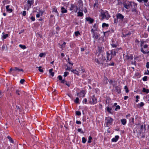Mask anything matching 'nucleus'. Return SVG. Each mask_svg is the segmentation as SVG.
<instances>
[{
    "mask_svg": "<svg viewBox=\"0 0 149 149\" xmlns=\"http://www.w3.org/2000/svg\"><path fill=\"white\" fill-rule=\"evenodd\" d=\"M110 17L108 11L107 10H104L102 9L100 10V17L101 20H102L104 19L108 20Z\"/></svg>",
    "mask_w": 149,
    "mask_h": 149,
    "instance_id": "nucleus-1",
    "label": "nucleus"
},
{
    "mask_svg": "<svg viewBox=\"0 0 149 149\" xmlns=\"http://www.w3.org/2000/svg\"><path fill=\"white\" fill-rule=\"evenodd\" d=\"M105 60V57L104 58L102 56L99 58H95V61L99 65V66L102 67L103 66L104 61Z\"/></svg>",
    "mask_w": 149,
    "mask_h": 149,
    "instance_id": "nucleus-2",
    "label": "nucleus"
},
{
    "mask_svg": "<svg viewBox=\"0 0 149 149\" xmlns=\"http://www.w3.org/2000/svg\"><path fill=\"white\" fill-rule=\"evenodd\" d=\"M116 17L118 19H119L121 21H123L124 23H127V19L124 18V16H123L120 13H118L116 15Z\"/></svg>",
    "mask_w": 149,
    "mask_h": 149,
    "instance_id": "nucleus-3",
    "label": "nucleus"
},
{
    "mask_svg": "<svg viewBox=\"0 0 149 149\" xmlns=\"http://www.w3.org/2000/svg\"><path fill=\"white\" fill-rule=\"evenodd\" d=\"M98 49L96 51L95 54L98 56L101 53L104 52V48L102 47H98Z\"/></svg>",
    "mask_w": 149,
    "mask_h": 149,
    "instance_id": "nucleus-4",
    "label": "nucleus"
},
{
    "mask_svg": "<svg viewBox=\"0 0 149 149\" xmlns=\"http://www.w3.org/2000/svg\"><path fill=\"white\" fill-rule=\"evenodd\" d=\"M121 49V48H117L114 49H112L110 51H109V52H110V54L112 56H116V54L118 52V51L120 49Z\"/></svg>",
    "mask_w": 149,
    "mask_h": 149,
    "instance_id": "nucleus-5",
    "label": "nucleus"
},
{
    "mask_svg": "<svg viewBox=\"0 0 149 149\" xmlns=\"http://www.w3.org/2000/svg\"><path fill=\"white\" fill-rule=\"evenodd\" d=\"M123 6L126 9H128L132 7V2L127 1L125 3H124Z\"/></svg>",
    "mask_w": 149,
    "mask_h": 149,
    "instance_id": "nucleus-6",
    "label": "nucleus"
},
{
    "mask_svg": "<svg viewBox=\"0 0 149 149\" xmlns=\"http://www.w3.org/2000/svg\"><path fill=\"white\" fill-rule=\"evenodd\" d=\"M70 9V10H73L72 12L76 13L77 11L78 8L77 5L76 4L71 3Z\"/></svg>",
    "mask_w": 149,
    "mask_h": 149,
    "instance_id": "nucleus-7",
    "label": "nucleus"
},
{
    "mask_svg": "<svg viewBox=\"0 0 149 149\" xmlns=\"http://www.w3.org/2000/svg\"><path fill=\"white\" fill-rule=\"evenodd\" d=\"M125 58H124V60H132L133 58V55L132 54H127L125 56Z\"/></svg>",
    "mask_w": 149,
    "mask_h": 149,
    "instance_id": "nucleus-8",
    "label": "nucleus"
},
{
    "mask_svg": "<svg viewBox=\"0 0 149 149\" xmlns=\"http://www.w3.org/2000/svg\"><path fill=\"white\" fill-rule=\"evenodd\" d=\"M106 120L107 121L106 125H111L113 121V119L111 117L107 118Z\"/></svg>",
    "mask_w": 149,
    "mask_h": 149,
    "instance_id": "nucleus-9",
    "label": "nucleus"
},
{
    "mask_svg": "<svg viewBox=\"0 0 149 149\" xmlns=\"http://www.w3.org/2000/svg\"><path fill=\"white\" fill-rule=\"evenodd\" d=\"M78 3L79 4L78 6L79 9L81 10L82 9L83 6V4L82 0H79Z\"/></svg>",
    "mask_w": 149,
    "mask_h": 149,
    "instance_id": "nucleus-10",
    "label": "nucleus"
},
{
    "mask_svg": "<svg viewBox=\"0 0 149 149\" xmlns=\"http://www.w3.org/2000/svg\"><path fill=\"white\" fill-rule=\"evenodd\" d=\"M107 54V61H110L111 60L112 58V56L111 55L110 56V53L109 52H107L106 53Z\"/></svg>",
    "mask_w": 149,
    "mask_h": 149,
    "instance_id": "nucleus-11",
    "label": "nucleus"
},
{
    "mask_svg": "<svg viewBox=\"0 0 149 149\" xmlns=\"http://www.w3.org/2000/svg\"><path fill=\"white\" fill-rule=\"evenodd\" d=\"M92 102H89V103L91 104H94L97 103V99L95 97V95H93V97L92 98Z\"/></svg>",
    "mask_w": 149,
    "mask_h": 149,
    "instance_id": "nucleus-12",
    "label": "nucleus"
},
{
    "mask_svg": "<svg viewBox=\"0 0 149 149\" xmlns=\"http://www.w3.org/2000/svg\"><path fill=\"white\" fill-rule=\"evenodd\" d=\"M111 45L112 47L115 48H116L118 45L117 42L116 43L114 42V40L113 39H112V43L111 44Z\"/></svg>",
    "mask_w": 149,
    "mask_h": 149,
    "instance_id": "nucleus-13",
    "label": "nucleus"
},
{
    "mask_svg": "<svg viewBox=\"0 0 149 149\" xmlns=\"http://www.w3.org/2000/svg\"><path fill=\"white\" fill-rule=\"evenodd\" d=\"M100 36V34L96 33L94 34H93V37L94 40H96Z\"/></svg>",
    "mask_w": 149,
    "mask_h": 149,
    "instance_id": "nucleus-14",
    "label": "nucleus"
},
{
    "mask_svg": "<svg viewBox=\"0 0 149 149\" xmlns=\"http://www.w3.org/2000/svg\"><path fill=\"white\" fill-rule=\"evenodd\" d=\"M86 19L87 21L89 22L90 24H92L94 22V19L90 17H86Z\"/></svg>",
    "mask_w": 149,
    "mask_h": 149,
    "instance_id": "nucleus-15",
    "label": "nucleus"
},
{
    "mask_svg": "<svg viewBox=\"0 0 149 149\" xmlns=\"http://www.w3.org/2000/svg\"><path fill=\"white\" fill-rule=\"evenodd\" d=\"M115 90L116 92L118 94H120L121 92V89L120 87L119 86H116L115 87Z\"/></svg>",
    "mask_w": 149,
    "mask_h": 149,
    "instance_id": "nucleus-16",
    "label": "nucleus"
},
{
    "mask_svg": "<svg viewBox=\"0 0 149 149\" xmlns=\"http://www.w3.org/2000/svg\"><path fill=\"white\" fill-rule=\"evenodd\" d=\"M119 138V136H116L114 138L112 139L111 141L112 142H116L118 141Z\"/></svg>",
    "mask_w": 149,
    "mask_h": 149,
    "instance_id": "nucleus-17",
    "label": "nucleus"
},
{
    "mask_svg": "<svg viewBox=\"0 0 149 149\" xmlns=\"http://www.w3.org/2000/svg\"><path fill=\"white\" fill-rule=\"evenodd\" d=\"M93 7L95 8H98L99 4L97 0L95 1V3L94 4Z\"/></svg>",
    "mask_w": 149,
    "mask_h": 149,
    "instance_id": "nucleus-18",
    "label": "nucleus"
},
{
    "mask_svg": "<svg viewBox=\"0 0 149 149\" xmlns=\"http://www.w3.org/2000/svg\"><path fill=\"white\" fill-rule=\"evenodd\" d=\"M9 5L7 6H6V9L7 12H9L10 13H11L12 12L13 10L12 9L9 8Z\"/></svg>",
    "mask_w": 149,
    "mask_h": 149,
    "instance_id": "nucleus-19",
    "label": "nucleus"
},
{
    "mask_svg": "<svg viewBox=\"0 0 149 149\" xmlns=\"http://www.w3.org/2000/svg\"><path fill=\"white\" fill-rule=\"evenodd\" d=\"M67 10L65 9L64 7H61V12L62 13H67Z\"/></svg>",
    "mask_w": 149,
    "mask_h": 149,
    "instance_id": "nucleus-20",
    "label": "nucleus"
},
{
    "mask_svg": "<svg viewBox=\"0 0 149 149\" xmlns=\"http://www.w3.org/2000/svg\"><path fill=\"white\" fill-rule=\"evenodd\" d=\"M79 71L81 72V73L83 72H85V69L83 67H81L79 68Z\"/></svg>",
    "mask_w": 149,
    "mask_h": 149,
    "instance_id": "nucleus-21",
    "label": "nucleus"
},
{
    "mask_svg": "<svg viewBox=\"0 0 149 149\" xmlns=\"http://www.w3.org/2000/svg\"><path fill=\"white\" fill-rule=\"evenodd\" d=\"M120 121L122 124L123 125H125L127 123V120L125 119H121Z\"/></svg>",
    "mask_w": 149,
    "mask_h": 149,
    "instance_id": "nucleus-22",
    "label": "nucleus"
},
{
    "mask_svg": "<svg viewBox=\"0 0 149 149\" xmlns=\"http://www.w3.org/2000/svg\"><path fill=\"white\" fill-rule=\"evenodd\" d=\"M13 70L15 71V70H17L18 71V72L19 71H22V72H24V70L23 69H19L18 68L15 67L13 68Z\"/></svg>",
    "mask_w": 149,
    "mask_h": 149,
    "instance_id": "nucleus-23",
    "label": "nucleus"
},
{
    "mask_svg": "<svg viewBox=\"0 0 149 149\" xmlns=\"http://www.w3.org/2000/svg\"><path fill=\"white\" fill-rule=\"evenodd\" d=\"M142 92L143 93H145L147 94L148 93H149V89L143 88Z\"/></svg>",
    "mask_w": 149,
    "mask_h": 149,
    "instance_id": "nucleus-24",
    "label": "nucleus"
},
{
    "mask_svg": "<svg viewBox=\"0 0 149 149\" xmlns=\"http://www.w3.org/2000/svg\"><path fill=\"white\" fill-rule=\"evenodd\" d=\"M33 0L30 1L28 0L27 1V3L29 5V7H31V5L33 4Z\"/></svg>",
    "mask_w": 149,
    "mask_h": 149,
    "instance_id": "nucleus-25",
    "label": "nucleus"
},
{
    "mask_svg": "<svg viewBox=\"0 0 149 149\" xmlns=\"http://www.w3.org/2000/svg\"><path fill=\"white\" fill-rule=\"evenodd\" d=\"M143 130H144V131L146 129L145 127H143V125H141L140 127V129L139 131V132H143Z\"/></svg>",
    "mask_w": 149,
    "mask_h": 149,
    "instance_id": "nucleus-26",
    "label": "nucleus"
},
{
    "mask_svg": "<svg viewBox=\"0 0 149 149\" xmlns=\"http://www.w3.org/2000/svg\"><path fill=\"white\" fill-rule=\"evenodd\" d=\"M144 105V103L143 102H141L137 105V107L138 108H140L143 106Z\"/></svg>",
    "mask_w": 149,
    "mask_h": 149,
    "instance_id": "nucleus-27",
    "label": "nucleus"
},
{
    "mask_svg": "<svg viewBox=\"0 0 149 149\" xmlns=\"http://www.w3.org/2000/svg\"><path fill=\"white\" fill-rule=\"evenodd\" d=\"M93 27L95 29V30H97L98 28V24H95L93 26Z\"/></svg>",
    "mask_w": 149,
    "mask_h": 149,
    "instance_id": "nucleus-28",
    "label": "nucleus"
},
{
    "mask_svg": "<svg viewBox=\"0 0 149 149\" xmlns=\"http://www.w3.org/2000/svg\"><path fill=\"white\" fill-rule=\"evenodd\" d=\"M112 110L111 108H110L109 107H107V110L109 113H112L111 111Z\"/></svg>",
    "mask_w": 149,
    "mask_h": 149,
    "instance_id": "nucleus-29",
    "label": "nucleus"
},
{
    "mask_svg": "<svg viewBox=\"0 0 149 149\" xmlns=\"http://www.w3.org/2000/svg\"><path fill=\"white\" fill-rule=\"evenodd\" d=\"M7 138L9 140L10 142L12 143H14V141L13 140V139L10 136H8L7 137Z\"/></svg>",
    "mask_w": 149,
    "mask_h": 149,
    "instance_id": "nucleus-30",
    "label": "nucleus"
},
{
    "mask_svg": "<svg viewBox=\"0 0 149 149\" xmlns=\"http://www.w3.org/2000/svg\"><path fill=\"white\" fill-rule=\"evenodd\" d=\"M53 70L52 68L51 69L49 70V73L53 77L54 75V72L52 71Z\"/></svg>",
    "mask_w": 149,
    "mask_h": 149,
    "instance_id": "nucleus-31",
    "label": "nucleus"
},
{
    "mask_svg": "<svg viewBox=\"0 0 149 149\" xmlns=\"http://www.w3.org/2000/svg\"><path fill=\"white\" fill-rule=\"evenodd\" d=\"M139 132V134L140 136H141L142 138H145V135L144 134V133L143 132Z\"/></svg>",
    "mask_w": 149,
    "mask_h": 149,
    "instance_id": "nucleus-32",
    "label": "nucleus"
},
{
    "mask_svg": "<svg viewBox=\"0 0 149 149\" xmlns=\"http://www.w3.org/2000/svg\"><path fill=\"white\" fill-rule=\"evenodd\" d=\"M108 26H109L108 24H106L105 23H103L102 25V28H104L105 27H108Z\"/></svg>",
    "mask_w": 149,
    "mask_h": 149,
    "instance_id": "nucleus-33",
    "label": "nucleus"
},
{
    "mask_svg": "<svg viewBox=\"0 0 149 149\" xmlns=\"http://www.w3.org/2000/svg\"><path fill=\"white\" fill-rule=\"evenodd\" d=\"M74 34H75V36L76 37H77V36H78L79 35H81L79 31H75L74 32Z\"/></svg>",
    "mask_w": 149,
    "mask_h": 149,
    "instance_id": "nucleus-34",
    "label": "nucleus"
},
{
    "mask_svg": "<svg viewBox=\"0 0 149 149\" xmlns=\"http://www.w3.org/2000/svg\"><path fill=\"white\" fill-rule=\"evenodd\" d=\"M107 78L106 77H105L104 79V83L105 84H107L108 81H107Z\"/></svg>",
    "mask_w": 149,
    "mask_h": 149,
    "instance_id": "nucleus-35",
    "label": "nucleus"
},
{
    "mask_svg": "<svg viewBox=\"0 0 149 149\" xmlns=\"http://www.w3.org/2000/svg\"><path fill=\"white\" fill-rule=\"evenodd\" d=\"M53 12H54L57 13V15L58 16V13L56 8L55 7L53 8Z\"/></svg>",
    "mask_w": 149,
    "mask_h": 149,
    "instance_id": "nucleus-36",
    "label": "nucleus"
},
{
    "mask_svg": "<svg viewBox=\"0 0 149 149\" xmlns=\"http://www.w3.org/2000/svg\"><path fill=\"white\" fill-rule=\"evenodd\" d=\"M132 5L134 6V8H136L137 7V4L135 2H132Z\"/></svg>",
    "mask_w": 149,
    "mask_h": 149,
    "instance_id": "nucleus-37",
    "label": "nucleus"
},
{
    "mask_svg": "<svg viewBox=\"0 0 149 149\" xmlns=\"http://www.w3.org/2000/svg\"><path fill=\"white\" fill-rule=\"evenodd\" d=\"M81 94H83L82 97H84L85 95H84V91H81L80 93H78L77 94V96H79L80 95H81Z\"/></svg>",
    "mask_w": 149,
    "mask_h": 149,
    "instance_id": "nucleus-38",
    "label": "nucleus"
},
{
    "mask_svg": "<svg viewBox=\"0 0 149 149\" xmlns=\"http://www.w3.org/2000/svg\"><path fill=\"white\" fill-rule=\"evenodd\" d=\"M78 16L79 17H82L83 16L84 14L82 12H79L78 13Z\"/></svg>",
    "mask_w": 149,
    "mask_h": 149,
    "instance_id": "nucleus-39",
    "label": "nucleus"
},
{
    "mask_svg": "<svg viewBox=\"0 0 149 149\" xmlns=\"http://www.w3.org/2000/svg\"><path fill=\"white\" fill-rule=\"evenodd\" d=\"M92 138L91 137V136H89L88 138V143H90L91 142V140L92 139Z\"/></svg>",
    "mask_w": 149,
    "mask_h": 149,
    "instance_id": "nucleus-40",
    "label": "nucleus"
},
{
    "mask_svg": "<svg viewBox=\"0 0 149 149\" xmlns=\"http://www.w3.org/2000/svg\"><path fill=\"white\" fill-rule=\"evenodd\" d=\"M21 93V91L19 90H17L16 91V93L18 95H20Z\"/></svg>",
    "mask_w": 149,
    "mask_h": 149,
    "instance_id": "nucleus-41",
    "label": "nucleus"
},
{
    "mask_svg": "<svg viewBox=\"0 0 149 149\" xmlns=\"http://www.w3.org/2000/svg\"><path fill=\"white\" fill-rule=\"evenodd\" d=\"M86 139L85 137H83L82 138V142L84 143H85L86 142Z\"/></svg>",
    "mask_w": 149,
    "mask_h": 149,
    "instance_id": "nucleus-42",
    "label": "nucleus"
},
{
    "mask_svg": "<svg viewBox=\"0 0 149 149\" xmlns=\"http://www.w3.org/2000/svg\"><path fill=\"white\" fill-rule=\"evenodd\" d=\"M8 34H5V35H3V36H2V38L4 39H6L7 37H8Z\"/></svg>",
    "mask_w": 149,
    "mask_h": 149,
    "instance_id": "nucleus-43",
    "label": "nucleus"
},
{
    "mask_svg": "<svg viewBox=\"0 0 149 149\" xmlns=\"http://www.w3.org/2000/svg\"><path fill=\"white\" fill-rule=\"evenodd\" d=\"M19 47L23 49H25L26 48V46L24 45H19Z\"/></svg>",
    "mask_w": 149,
    "mask_h": 149,
    "instance_id": "nucleus-44",
    "label": "nucleus"
},
{
    "mask_svg": "<svg viewBox=\"0 0 149 149\" xmlns=\"http://www.w3.org/2000/svg\"><path fill=\"white\" fill-rule=\"evenodd\" d=\"M148 77L145 76L143 77L142 78V80L144 81H146L147 80Z\"/></svg>",
    "mask_w": 149,
    "mask_h": 149,
    "instance_id": "nucleus-45",
    "label": "nucleus"
},
{
    "mask_svg": "<svg viewBox=\"0 0 149 149\" xmlns=\"http://www.w3.org/2000/svg\"><path fill=\"white\" fill-rule=\"evenodd\" d=\"M78 131L79 132H80L81 134H84V132L82 130V129L81 128H79L78 129Z\"/></svg>",
    "mask_w": 149,
    "mask_h": 149,
    "instance_id": "nucleus-46",
    "label": "nucleus"
},
{
    "mask_svg": "<svg viewBox=\"0 0 149 149\" xmlns=\"http://www.w3.org/2000/svg\"><path fill=\"white\" fill-rule=\"evenodd\" d=\"M124 88L125 90V92L126 93H127L129 92L127 86H125Z\"/></svg>",
    "mask_w": 149,
    "mask_h": 149,
    "instance_id": "nucleus-47",
    "label": "nucleus"
},
{
    "mask_svg": "<svg viewBox=\"0 0 149 149\" xmlns=\"http://www.w3.org/2000/svg\"><path fill=\"white\" fill-rule=\"evenodd\" d=\"M79 98L78 97H76L75 101H74V102L77 104H78L79 103Z\"/></svg>",
    "mask_w": 149,
    "mask_h": 149,
    "instance_id": "nucleus-48",
    "label": "nucleus"
},
{
    "mask_svg": "<svg viewBox=\"0 0 149 149\" xmlns=\"http://www.w3.org/2000/svg\"><path fill=\"white\" fill-rule=\"evenodd\" d=\"M136 8H133L132 9V11L134 13H137Z\"/></svg>",
    "mask_w": 149,
    "mask_h": 149,
    "instance_id": "nucleus-49",
    "label": "nucleus"
},
{
    "mask_svg": "<svg viewBox=\"0 0 149 149\" xmlns=\"http://www.w3.org/2000/svg\"><path fill=\"white\" fill-rule=\"evenodd\" d=\"M76 114L77 115L80 116L81 115V113L80 111H77L76 112Z\"/></svg>",
    "mask_w": 149,
    "mask_h": 149,
    "instance_id": "nucleus-50",
    "label": "nucleus"
},
{
    "mask_svg": "<svg viewBox=\"0 0 149 149\" xmlns=\"http://www.w3.org/2000/svg\"><path fill=\"white\" fill-rule=\"evenodd\" d=\"M69 74V73L68 72H65L64 73L63 76L65 77H66Z\"/></svg>",
    "mask_w": 149,
    "mask_h": 149,
    "instance_id": "nucleus-51",
    "label": "nucleus"
},
{
    "mask_svg": "<svg viewBox=\"0 0 149 149\" xmlns=\"http://www.w3.org/2000/svg\"><path fill=\"white\" fill-rule=\"evenodd\" d=\"M65 85L67 86L68 87H70V83L69 82H66L65 84Z\"/></svg>",
    "mask_w": 149,
    "mask_h": 149,
    "instance_id": "nucleus-52",
    "label": "nucleus"
},
{
    "mask_svg": "<svg viewBox=\"0 0 149 149\" xmlns=\"http://www.w3.org/2000/svg\"><path fill=\"white\" fill-rule=\"evenodd\" d=\"M71 71L74 74H77V71L76 70H73L72 69L71 70Z\"/></svg>",
    "mask_w": 149,
    "mask_h": 149,
    "instance_id": "nucleus-53",
    "label": "nucleus"
},
{
    "mask_svg": "<svg viewBox=\"0 0 149 149\" xmlns=\"http://www.w3.org/2000/svg\"><path fill=\"white\" fill-rule=\"evenodd\" d=\"M109 32V31H108L105 32H104V36H106L107 35V36H108L109 34V33H108Z\"/></svg>",
    "mask_w": 149,
    "mask_h": 149,
    "instance_id": "nucleus-54",
    "label": "nucleus"
},
{
    "mask_svg": "<svg viewBox=\"0 0 149 149\" xmlns=\"http://www.w3.org/2000/svg\"><path fill=\"white\" fill-rule=\"evenodd\" d=\"M97 30H95V29H91V32L92 33H93V34H94V33H95V31H97Z\"/></svg>",
    "mask_w": 149,
    "mask_h": 149,
    "instance_id": "nucleus-55",
    "label": "nucleus"
},
{
    "mask_svg": "<svg viewBox=\"0 0 149 149\" xmlns=\"http://www.w3.org/2000/svg\"><path fill=\"white\" fill-rule=\"evenodd\" d=\"M25 81V80L24 79H21L20 81V83L22 84H24V82Z\"/></svg>",
    "mask_w": 149,
    "mask_h": 149,
    "instance_id": "nucleus-56",
    "label": "nucleus"
},
{
    "mask_svg": "<svg viewBox=\"0 0 149 149\" xmlns=\"http://www.w3.org/2000/svg\"><path fill=\"white\" fill-rule=\"evenodd\" d=\"M141 51L144 54H146V52L144 51L142 48L141 49Z\"/></svg>",
    "mask_w": 149,
    "mask_h": 149,
    "instance_id": "nucleus-57",
    "label": "nucleus"
},
{
    "mask_svg": "<svg viewBox=\"0 0 149 149\" xmlns=\"http://www.w3.org/2000/svg\"><path fill=\"white\" fill-rule=\"evenodd\" d=\"M141 51L144 54H146V52L144 51L142 48L141 49Z\"/></svg>",
    "mask_w": 149,
    "mask_h": 149,
    "instance_id": "nucleus-58",
    "label": "nucleus"
},
{
    "mask_svg": "<svg viewBox=\"0 0 149 149\" xmlns=\"http://www.w3.org/2000/svg\"><path fill=\"white\" fill-rule=\"evenodd\" d=\"M41 68L42 67L41 66L39 67L38 70L40 72H43V70L42 69H41Z\"/></svg>",
    "mask_w": 149,
    "mask_h": 149,
    "instance_id": "nucleus-59",
    "label": "nucleus"
},
{
    "mask_svg": "<svg viewBox=\"0 0 149 149\" xmlns=\"http://www.w3.org/2000/svg\"><path fill=\"white\" fill-rule=\"evenodd\" d=\"M116 107L115 109L116 111H117L118 109H120V107L119 105L117 106Z\"/></svg>",
    "mask_w": 149,
    "mask_h": 149,
    "instance_id": "nucleus-60",
    "label": "nucleus"
},
{
    "mask_svg": "<svg viewBox=\"0 0 149 149\" xmlns=\"http://www.w3.org/2000/svg\"><path fill=\"white\" fill-rule=\"evenodd\" d=\"M58 78L59 80L61 81L62 80V77L61 75H59L58 76Z\"/></svg>",
    "mask_w": 149,
    "mask_h": 149,
    "instance_id": "nucleus-61",
    "label": "nucleus"
},
{
    "mask_svg": "<svg viewBox=\"0 0 149 149\" xmlns=\"http://www.w3.org/2000/svg\"><path fill=\"white\" fill-rule=\"evenodd\" d=\"M87 102V100L86 98H85L84 99L83 102V103H85V104H86Z\"/></svg>",
    "mask_w": 149,
    "mask_h": 149,
    "instance_id": "nucleus-62",
    "label": "nucleus"
},
{
    "mask_svg": "<svg viewBox=\"0 0 149 149\" xmlns=\"http://www.w3.org/2000/svg\"><path fill=\"white\" fill-rule=\"evenodd\" d=\"M146 67L147 68H149V62H147L146 63Z\"/></svg>",
    "mask_w": 149,
    "mask_h": 149,
    "instance_id": "nucleus-63",
    "label": "nucleus"
},
{
    "mask_svg": "<svg viewBox=\"0 0 149 149\" xmlns=\"http://www.w3.org/2000/svg\"><path fill=\"white\" fill-rule=\"evenodd\" d=\"M76 123V124H81V122L80 121L77 120Z\"/></svg>",
    "mask_w": 149,
    "mask_h": 149,
    "instance_id": "nucleus-64",
    "label": "nucleus"
}]
</instances>
